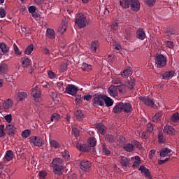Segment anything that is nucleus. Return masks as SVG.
Instances as JSON below:
<instances>
[{"mask_svg": "<svg viewBox=\"0 0 179 179\" xmlns=\"http://www.w3.org/2000/svg\"><path fill=\"white\" fill-rule=\"evenodd\" d=\"M52 167L53 173L57 176H62L65 170V165H64V159L61 158H55L52 162Z\"/></svg>", "mask_w": 179, "mask_h": 179, "instance_id": "1", "label": "nucleus"}, {"mask_svg": "<svg viewBox=\"0 0 179 179\" xmlns=\"http://www.w3.org/2000/svg\"><path fill=\"white\" fill-rule=\"evenodd\" d=\"M75 24L78 26V29L86 27V16L80 13H78L76 16Z\"/></svg>", "mask_w": 179, "mask_h": 179, "instance_id": "2", "label": "nucleus"}, {"mask_svg": "<svg viewBox=\"0 0 179 179\" xmlns=\"http://www.w3.org/2000/svg\"><path fill=\"white\" fill-rule=\"evenodd\" d=\"M155 62L158 68H163L167 65V57L162 54L158 55L155 58Z\"/></svg>", "mask_w": 179, "mask_h": 179, "instance_id": "3", "label": "nucleus"}, {"mask_svg": "<svg viewBox=\"0 0 179 179\" xmlns=\"http://www.w3.org/2000/svg\"><path fill=\"white\" fill-rule=\"evenodd\" d=\"M104 95L101 94L95 95L92 99V105L94 107H97V106L102 107L104 106Z\"/></svg>", "mask_w": 179, "mask_h": 179, "instance_id": "4", "label": "nucleus"}, {"mask_svg": "<svg viewBox=\"0 0 179 179\" xmlns=\"http://www.w3.org/2000/svg\"><path fill=\"white\" fill-rule=\"evenodd\" d=\"M78 92H79V88H78V87L73 85L69 84L66 87L64 93H67V94H71V96H76Z\"/></svg>", "mask_w": 179, "mask_h": 179, "instance_id": "5", "label": "nucleus"}, {"mask_svg": "<svg viewBox=\"0 0 179 179\" xmlns=\"http://www.w3.org/2000/svg\"><path fill=\"white\" fill-rule=\"evenodd\" d=\"M30 143H32L34 146H42L43 145V139L38 136H33L29 138Z\"/></svg>", "mask_w": 179, "mask_h": 179, "instance_id": "6", "label": "nucleus"}, {"mask_svg": "<svg viewBox=\"0 0 179 179\" xmlns=\"http://www.w3.org/2000/svg\"><path fill=\"white\" fill-rule=\"evenodd\" d=\"M130 5L133 12H139V9H141V3L138 0H131Z\"/></svg>", "mask_w": 179, "mask_h": 179, "instance_id": "7", "label": "nucleus"}, {"mask_svg": "<svg viewBox=\"0 0 179 179\" xmlns=\"http://www.w3.org/2000/svg\"><path fill=\"white\" fill-rule=\"evenodd\" d=\"M133 72L134 71L131 66H127L126 68H124V71L122 72L121 76L122 78H123V79H127L129 78V76H131Z\"/></svg>", "mask_w": 179, "mask_h": 179, "instance_id": "8", "label": "nucleus"}, {"mask_svg": "<svg viewBox=\"0 0 179 179\" xmlns=\"http://www.w3.org/2000/svg\"><path fill=\"white\" fill-rule=\"evenodd\" d=\"M76 148L80 150V152H90L91 150L90 147L86 144H82L80 142H78L76 144Z\"/></svg>", "mask_w": 179, "mask_h": 179, "instance_id": "9", "label": "nucleus"}, {"mask_svg": "<svg viewBox=\"0 0 179 179\" xmlns=\"http://www.w3.org/2000/svg\"><path fill=\"white\" fill-rule=\"evenodd\" d=\"M136 38L138 40H145L146 38V32L142 28H139L136 32Z\"/></svg>", "mask_w": 179, "mask_h": 179, "instance_id": "10", "label": "nucleus"}, {"mask_svg": "<svg viewBox=\"0 0 179 179\" xmlns=\"http://www.w3.org/2000/svg\"><path fill=\"white\" fill-rule=\"evenodd\" d=\"M122 108L123 113H126L128 114V113L132 112V104L130 103H123L122 102Z\"/></svg>", "mask_w": 179, "mask_h": 179, "instance_id": "11", "label": "nucleus"}, {"mask_svg": "<svg viewBox=\"0 0 179 179\" xmlns=\"http://www.w3.org/2000/svg\"><path fill=\"white\" fill-rule=\"evenodd\" d=\"M21 62H22V67L24 68H29V66L31 65V59H30V58L28 57L27 56H24L22 57Z\"/></svg>", "mask_w": 179, "mask_h": 179, "instance_id": "12", "label": "nucleus"}, {"mask_svg": "<svg viewBox=\"0 0 179 179\" xmlns=\"http://www.w3.org/2000/svg\"><path fill=\"white\" fill-rule=\"evenodd\" d=\"M80 168L83 171H87L90 169V162L83 160L80 164Z\"/></svg>", "mask_w": 179, "mask_h": 179, "instance_id": "13", "label": "nucleus"}, {"mask_svg": "<svg viewBox=\"0 0 179 179\" xmlns=\"http://www.w3.org/2000/svg\"><path fill=\"white\" fill-rule=\"evenodd\" d=\"M139 171H141V174H143L145 177L147 178L152 179V176H150V173H149V169H146L145 166L142 165L138 169Z\"/></svg>", "mask_w": 179, "mask_h": 179, "instance_id": "14", "label": "nucleus"}, {"mask_svg": "<svg viewBox=\"0 0 179 179\" xmlns=\"http://www.w3.org/2000/svg\"><path fill=\"white\" fill-rule=\"evenodd\" d=\"M140 100L143 101V103L148 106L153 107L155 106V102L153 100L150 99L149 97H141L140 98Z\"/></svg>", "mask_w": 179, "mask_h": 179, "instance_id": "15", "label": "nucleus"}, {"mask_svg": "<svg viewBox=\"0 0 179 179\" xmlns=\"http://www.w3.org/2000/svg\"><path fill=\"white\" fill-rule=\"evenodd\" d=\"M176 133V129L171 126L166 125L164 127V134L166 135H173Z\"/></svg>", "mask_w": 179, "mask_h": 179, "instance_id": "16", "label": "nucleus"}, {"mask_svg": "<svg viewBox=\"0 0 179 179\" xmlns=\"http://www.w3.org/2000/svg\"><path fill=\"white\" fill-rule=\"evenodd\" d=\"M13 106V101L10 99H6L3 102L2 107L3 110H9Z\"/></svg>", "mask_w": 179, "mask_h": 179, "instance_id": "17", "label": "nucleus"}, {"mask_svg": "<svg viewBox=\"0 0 179 179\" xmlns=\"http://www.w3.org/2000/svg\"><path fill=\"white\" fill-rule=\"evenodd\" d=\"M31 96L34 99H40V97H41V91H40V89L38 88V87L32 88Z\"/></svg>", "mask_w": 179, "mask_h": 179, "instance_id": "18", "label": "nucleus"}, {"mask_svg": "<svg viewBox=\"0 0 179 179\" xmlns=\"http://www.w3.org/2000/svg\"><path fill=\"white\" fill-rule=\"evenodd\" d=\"M119 159L120 160V164L122 167L128 169L129 166V159L125 157L120 156Z\"/></svg>", "mask_w": 179, "mask_h": 179, "instance_id": "19", "label": "nucleus"}, {"mask_svg": "<svg viewBox=\"0 0 179 179\" xmlns=\"http://www.w3.org/2000/svg\"><path fill=\"white\" fill-rule=\"evenodd\" d=\"M108 92L112 97H117V96H118V90H117V87L114 85L110 86Z\"/></svg>", "mask_w": 179, "mask_h": 179, "instance_id": "20", "label": "nucleus"}, {"mask_svg": "<svg viewBox=\"0 0 179 179\" xmlns=\"http://www.w3.org/2000/svg\"><path fill=\"white\" fill-rule=\"evenodd\" d=\"M87 143L90 149H91V148H96V145H97V140L94 137H90Z\"/></svg>", "mask_w": 179, "mask_h": 179, "instance_id": "21", "label": "nucleus"}, {"mask_svg": "<svg viewBox=\"0 0 179 179\" xmlns=\"http://www.w3.org/2000/svg\"><path fill=\"white\" fill-rule=\"evenodd\" d=\"M170 153H171V150L165 148L161 150L159 155L161 157H170Z\"/></svg>", "mask_w": 179, "mask_h": 179, "instance_id": "22", "label": "nucleus"}, {"mask_svg": "<svg viewBox=\"0 0 179 179\" xmlns=\"http://www.w3.org/2000/svg\"><path fill=\"white\" fill-rule=\"evenodd\" d=\"M132 0H120V5L123 9H128L131 6V2Z\"/></svg>", "mask_w": 179, "mask_h": 179, "instance_id": "23", "label": "nucleus"}, {"mask_svg": "<svg viewBox=\"0 0 179 179\" xmlns=\"http://www.w3.org/2000/svg\"><path fill=\"white\" fill-rule=\"evenodd\" d=\"M6 129L8 135H15V134H16V128H15V126L12 124H8Z\"/></svg>", "mask_w": 179, "mask_h": 179, "instance_id": "24", "label": "nucleus"}, {"mask_svg": "<svg viewBox=\"0 0 179 179\" xmlns=\"http://www.w3.org/2000/svg\"><path fill=\"white\" fill-rule=\"evenodd\" d=\"M96 127L101 135L106 134V131H107L106 126L101 123L97 124Z\"/></svg>", "mask_w": 179, "mask_h": 179, "instance_id": "25", "label": "nucleus"}, {"mask_svg": "<svg viewBox=\"0 0 179 179\" xmlns=\"http://www.w3.org/2000/svg\"><path fill=\"white\" fill-rule=\"evenodd\" d=\"M99 47H100V43H99V41H94L91 43L90 46L92 52H96L97 48H99Z\"/></svg>", "mask_w": 179, "mask_h": 179, "instance_id": "26", "label": "nucleus"}, {"mask_svg": "<svg viewBox=\"0 0 179 179\" xmlns=\"http://www.w3.org/2000/svg\"><path fill=\"white\" fill-rule=\"evenodd\" d=\"M46 36L51 40L55 38V31L52 29L48 28L46 31Z\"/></svg>", "mask_w": 179, "mask_h": 179, "instance_id": "27", "label": "nucleus"}, {"mask_svg": "<svg viewBox=\"0 0 179 179\" xmlns=\"http://www.w3.org/2000/svg\"><path fill=\"white\" fill-rule=\"evenodd\" d=\"M122 111L123 110L122 102L117 103L113 108V113H115V114H120V113H122Z\"/></svg>", "mask_w": 179, "mask_h": 179, "instance_id": "28", "label": "nucleus"}, {"mask_svg": "<svg viewBox=\"0 0 179 179\" xmlns=\"http://www.w3.org/2000/svg\"><path fill=\"white\" fill-rule=\"evenodd\" d=\"M8 64L5 63L0 64V73L1 75H5V73H8Z\"/></svg>", "mask_w": 179, "mask_h": 179, "instance_id": "29", "label": "nucleus"}, {"mask_svg": "<svg viewBox=\"0 0 179 179\" xmlns=\"http://www.w3.org/2000/svg\"><path fill=\"white\" fill-rule=\"evenodd\" d=\"M173 76H174V71H171L165 72L163 74L162 78H163V79H165V80H170V79H171V78H173Z\"/></svg>", "mask_w": 179, "mask_h": 179, "instance_id": "30", "label": "nucleus"}, {"mask_svg": "<svg viewBox=\"0 0 179 179\" xmlns=\"http://www.w3.org/2000/svg\"><path fill=\"white\" fill-rule=\"evenodd\" d=\"M103 102L105 103L106 107H111L113 104H114V101L113 99L106 95H104Z\"/></svg>", "mask_w": 179, "mask_h": 179, "instance_id": "31", "label": "nucleus"}, {"mask_svg": "<svg viewBox=\"0 0 179 179\" xmlns=\"http://www.w3.org/2000/svg\"><path fill=\"white\" fill-rule=\"evenodd\" d=\"M81 69L83 72H90L92 69H93V66L92 65L88 64L87 63H83L81 66Z\"/></svg>", "mask_w": 179, "mask_h": 179, "instance_id": "32", "label": "nucleus"}, {"mask_svg": "<svg viewBox=\"0 0 179 179\" xmlns=\"http://www.w3.org/2000/svg\"><path fill=\"white\" fill-rule=\"evenodd\" d=\"M27 97V92H21L17 94V100L18 101H23V100H24V99H26Z\"/></svg>", "mask_w": 179, "mask_h": 179, "instance_id": "33", "label": "nucleus"}, {"mask_svg": "<svg viewBox=\"0 0 179 179\" xmlns=\"http://www.w3.org/2000/svg\"><path fill=\"white\" fill-rule=\"evenodd\" d=\"M4 159H6V160L7 162H10V160H13V152H12V150L6 151L5 156H4Z\"/></svg>", "mask_w": 179, "mask_h": 179, "instance_id": "34", "label": "nucleus"}, {"mask_svg": "<svg viewBox=\"0 0 179 179\" xmlns=\"http://www.w3.org/2000/svg\"><path fill=\"white\" fill-rule=\"evenodd\" d=\"M163 33L166 34V37H171V36H174V34H176V31L171 28H169L163 31Z\"/></svg>", "mask_w": 179, "mask_h": 179, "instance_id": "35", "label": "nucleus"}, {"mask_svg": "<svg viewBox=\"0 0 179 179\" xmlns=\"http://www.w3.org/2000/svg\"><path fill=\"white\" fill-rule=\"evenodd\" d=\"M74 115L78 121H82L84 118L83 113H82V110H77L75 112Z\"/></svg>", "mask_w": 179, "mask_h": 179, "instance_id": "36", "label": "nucleus"}, {"mask_svg": "<svg viewBox=\"0 0 179 179\" xmlns=\"http://www.w3.org/2000/svg\"><path fill=\"white\" fill-rule=\"evenodd\" d=\"M123 149L126 150V152H134L135 150V146L133 144L128 143L124 145Z\"/></svg>", "mask_w": 179, "mask_h": 179, "instance_id": "37", "label": "nucleus"}, {"mask_svg": "<svg viewBox=\"0 0 179 179\" xmlns=\"http://www.w3.org/2000/svg\"><path fill=\"white\" fill-rule=\"evenodd\" d=\"M0 49L2 51L3 54H6L9 52V48L5 43H0Z\"/></svg>", "mask_w": 179, "mask_h": 179, "instance_id": "38", "label": "nucleus"}, {"mask_svg": "<svg viewBox=\"0 0 179 179\" xmlns=\"http://www.w3.org/2000/svg\"><path fill=\"white\" fill-rule=\"evenodd\" d=\"M162 115H163V113L162 112H158L155 113V115L152 117L153 122H159Z\"/></svg>", "mask_w": 179, "mask_h": 179, "instance_id": "39", "label": "nucleus"}, {"mask_svg": "<svg viewBox=\"0 0 179 179\" xmlns=\"http://www.w3.org/2000/svg\"><path fill=\"white\" fill-rule=\"evenodd\" d=\"M33 50H34V44L29 45L24 50L25 55H30V54L33 52Z\"/></svg>", "mask_w": 179, "mask_h": 179, "instance_id": "40", "label": "nucleus"}, {"mask_svg": "<svg viewBox=\"0 0 179 179\" xmlns=\"http://www.w3.org/2000/svg\"><path fill=\"white\" fill-rule=\"evenodd\" d=\"M62 157L66 160V162H68L71 159V155H69V151L64 150L61 153Z\"/></svg>", "mask_w": 179, "mask_h": 179, "instance_id": "41", "label": "nucleus"}, {"mask_svg": "<svg viewBox=\"0 0 179 179\" xmlns=\"http://www.w3.org/2000/svg\"><path fill=\"white\" fill-rule=\"evenodd\" d=\"M61 120V115L58 113H53L52 115V117L50 118L51 122H57V121H59Z\"/></svg>", "mask_w": 179, "mask_h": 179, "instance_id": "42", "label": "nucleus"}, {"mask_svg": "<svg viewBox=\"0 0 179 179\" xmlns=\"http://www.w3.org/2000/svg\"><path fill=\"white\" fill-rule=\"evenodd\" d=\"M171 121L175 124L179 122V113H175L171 117Z\"/></svg>", "mask_w": 179, "mask_h": 179, "instance_id": "43", "label": "nucleus"}, {"mask_svg": "<svg viewBox=\"0 0 179 179\" xmlns=\"http://www.w3.org/2000/svg\"><path fill=\"white\" fill-rule=\"evenodd\" d=\"M66 24H63L60 27H59V28L57 29V31L62 34L66 31Z\"/></svg>", "mask_w": 179, "mask_h": 179, "instance_id": "44", "label": "nucleus"}, {"mask_svg": "<svg viewBox=\"0 0 179 179\" xmlns=\"http://www.w3.org/2000/svg\"><path fill=\"white\" fill-rule=\"evenodd\" d=\"M134 159H135V161L132 167H134V169H136V167H138V166L141 164V157H139V156H136Z\"/></svg>", "mask_w": 179, "mask_h": 179, "instance_id": "45", "label": "nucleus"}, {"mask_svg": "<svg viewBox=\"0 0 179 179\" xmlns=\"http://www.w3.org/2000/svg\"><path fill=\"white\" fill-rule=\"evenodd\" d=\"M50 145L51 148H54V149H58L59 148V143L55 140H50Z\"/></svg>", "mask_w": 179, "mask_h": 179, "instance_id": "46", "label": "nucleus"}, {"mask_svg": "<svg viewBox=\"0 0 179 179\" xmlns=\"http://www.w3.org/2000/svg\"><path fill=\"white\" fill-rule=\"evenodd\" d=\"M158 142L159 143H164L165 142H167V137L164 135H159L158 136Z\"/></svg>", "mask_w": 179, "mask_h": 179, "instance_id": "47", "label": "nucleus"}, {"mask_svg": "<svg viewBox=\"0 0 179 179\" xmlns=\"http://www.w3.org/2000/svg\"><path fill=\"white\" fill-rule=\"evenodd\" d=\"M110 29L112 30H118V20H115L110 25Z\"/></svg>", "mask_w": 179, "mask_h": 179, "instance_id": "48", "label": "nucleus"}, {"mask_svg": "<svg viewBox=\"0 0 179 179\" xmlns=\"http://www.w3.org/2000/svg\"><path fill=\"white\" fill-rule=\"evenodd\" d=\"M82 99H83L82 95H76V96L75 101H76V104L77 106H79V104H80L82 103V101H83V100Z\"/></svg>", "mask_w": 179, "mask_h": 179, "instance_id": "49", "label": "nucleus"}, {"mask_svg": "<svg viewBox=\"0 0 179 179\" xmlns=\"http://www.w3.org/2000/svg\"><path fill=\"white\" fill-rule=\"evenodd\" d=\"M13 48H14L15 54L16 55H22V52L20 51V50H19V48L17 47V45H16V43L13 44Z\"/></svg>", "mask_w": 179, "mask_h": 179, "instance_id": "50", "label": "nucleus"}, {"mask_svg": "<svg viewBox=\"0 0 179 179\" xmlns=\"http://www.w3.org/2000/svg\"><path fill=\"white\" fill-rule=\"evenodd\" d=\"M126 86H127L128 89L132 90L134 89V86H135V82L131 80L127 83H126Z\"/></svg>", "mask_w": 179, "mask_h": 179, "instance_id": "51", "label": "nucleus"}, {"mask_svg": "<svg viewBox=\"0 0 179 179\" xmlns=\"http://www.w3.org/2000/svg\"><path fill=\"white\" fill-rule=\"evenodd\" d=\"M68 68V64L66 63H62L59 66V71L61 72H65Z\"/></svg>", "mask_w": 179, "mask_h": 179, "instance_id": "52", "label": "nucleus"}, {"mask_svg": "<svg viewBox=\"0 0 179 179\" xmlns=\"http://www.w3.org/2000/svg\"><path fill=\"white\" fill-rule=\"evenodd\" d=\"M102 152L106 156H108L111 154V151L108 150V149H107L105 145H103L102 148Z\"/></svg>", "mask_w": 179, "mask_h": 179, "instance_id": "53", "label": "nucleus"}, {"mask_svg": "<svg viewBox=\"0 0 179 179\" xmlns=\"http://www.w3.org/2000/svg\"><path fill=\"white\" fill-rule=\"evenodd\" d=\"M4 120H6V122H8V124H10L12 122V115L8 114L4 116Z\"/></svg>", "mask_w": 179, "mask_h": 179, "instance_id": "54", "label": "nucleus"}, {"mask_svg": "<svg viewBox=\"0 0 179 179\" xmlns=\"http://www.w3.org/2000/svg\"><path fill=\"white\" fill-rule=\"evenodd\" d=\"M57 85L59 90H60V92H64V90H65V88L64 87V83L62 82L57 83Z\"/></svg>", "mask_w": 179, "mask_h": 179, "instance_id": "55", "label": "nucleus"}, {"mask_svg": "<svg viewBox=\"0 0 179 179\" xmlns=\"http://www.w3.org/2000/svg\"><path fill=\"white\" fill-rule=\"evenodd\" d=\"M28 10L29 13H34L37 10V7L36 6H31L28 8Z\"/></svg>", "mask_w": 179, "mask_h": 179, "instance_id": "56", "label": "nucleus"}, {"mask_svg": "<svg viewBox=\"0 0 179 179\" xmlns=\"http://www.w3.org/2000/svg\"><path fill=\"white\" fill-rule=\"evenodd\" d=\"M112 83L114 85H121V79H120V78H114L112 80Z\"/></svg>", "mask_w": 179, "mask_h": 179, "instance_id": "57", "label": "nucleus"}, {"mask_svg": "<svg viewBox=\"0 0 179 179\" xmlns=\"http://www.w3.org/2000/svg\"><path fill=\"white\" fill-rule=\"evenodd\" d=\"M6 16V11H5V9L3 8H0V17L1 19H3Z\"/></svg>", "mask_w": 179, "mask_h": 179, "instance_id": "58", "label": "nucleus"}, {"mask_svg": "<svg viewBox=\"0 0 179 179\" xmlns=\"http://www.w3.org/2000/svg\"><path fill=\"white\" fill-rule=\"evenodd\" d=\"M165 45L166 47H168V48H173L174 47V43L170 41H165Z\"/></svg>", "mask_w": 179, "mask_h": 179, "instance_id": "59", "label": "nucleus"}, {"mask_svg": "<svg viewBox=\"0 0 179 179\" xmlns=\"http://www.w3.org/2000/svg\"><path fill=\"white\" fill-rule=\"evenodd\" d=\"M38 176H39L40 178L43 179L47 176V171H41L39 172Z\"/></svg>", "mask_w": 179, "mask_h": 179, "instance_id": "60", "label": "nucleus"}, {"mask_svg": "<svg viewBox=\"0 0 179 179\" xmlns=\"http://www.w3.org/2000/svg\"><path fill=\"white\" fill-rule=\"evenodd\" d=\"M79 129L76 127H72V134L73 135H79Z\"/></svg>", "mask_w": 179, "mask_h": 179, "instance_id": "61", "label": "nucleus"}, {"mask_svg": "<svg viewBox=\"0 0 179 179\" xmlns=\"http://www.w3.org/2000/svg\"><path fill=\"white\" fill-rule=\"evenodd\" d=\"M156 3V0H145V3L148 5V6H153Z\"/></svg>", "mask_w": 179, "mask_h": 179, "instance_id": "62", "label": "nucleus"}, {"mask_svg": "<svg viewBox=\"0 0 179 179\" xmlns=\"http://www.w3.org/2000/svg\"><path fill=\"white\" fill-rule=\"evenodd\" d=\"M147 131L148 132H152L153 131V125L151 123L147 124Z\"/></svg>", "mask_w": 179, "mask_h": 179, "instance_id": "63", "label": "nucleus"}, {"mask_svg": "<svg viewBox=\"0 0 179 179\" xmlns=\"http://www.w3.org/2000/svg\"><path fill=\"white\" fill-rule=\"evenodd\" d=\"M67 178L68 179H76V174L70 173L69 175H68Z\"/></svg>", "mask_w": 179, "mask_h": 179, "instance_id": "64", "label": "nucleus"}]
</instances>
